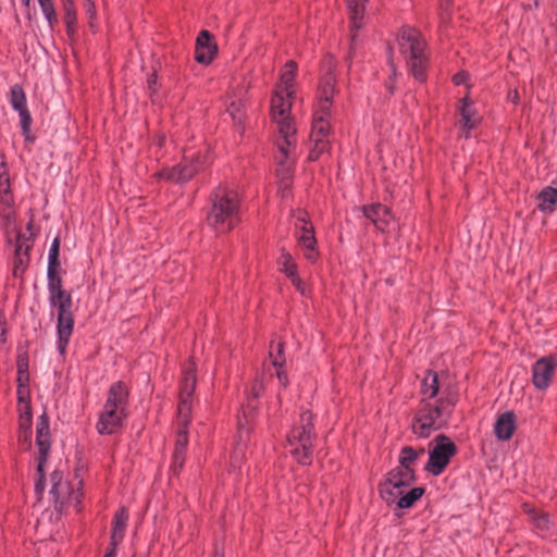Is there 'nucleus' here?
Instances as JSON below:
<instances>
[{
	"mask_svg": "<svg viewBox=\"0 0 557 557\" xmlns=\"http://www.w3.org/2000/svg\"><path fill=\"white\" fill-rule=\"evenodd\" d=\"M293 96L275 89L270 106L271 119L278 132L275 163L278 191L282 197H286L292 187L295 163L296 128L290 117Z\"/></svg>",
	"mask_w": 557,
	"mask_h": 557,
	"instance_id": "obj_1",
	"label": "nucleus"
},
{
	"mask_svg": "<svg viewBox=\"0 0 557 557\" xmlns=\"http://www.w3.org/2000/svg\"><path fill=\"white\" fill-rule=\"evenodd\" d=\"M422 398L417 409L412 431L420 437H429L432 432L443 428L456 405V395L441 392L438 376L430 371L422 381Z\"/></svg>",
	"mask_w": 557,
	"mask_h": 557,
	"instance_id": "obj_2",
	"label": "nucleus"
},
{
	"mask_svg": "<svg viewBox=\"0 0 557 557\" xmlns=\"http://www.w3.org/2000/svg\"><path fill=\"white\" fill-rule=\"evenodd\" d=\"M49 304L57 313V349L64 355L74 331V314L72 312V296L62 288V280L57 273V267H48Z\"/></svg>",
	"mask_w": 557,
	"mask_h": 557,
	"instance_id": "obj_3",
	"label": "nucleus"
},
{
	"mask_svg": "<svg viewBox=\"0 0 557 557\" xmlns=\"http://www.w3.org/2000/svg\"><path fill=\"white\" fill-rule=\"evenodd\" d=\"M128 388L119 381L111 385L96 429L101 435H110L119 432L127 417Z\"/></svg>",
	"mask_w": 557,
	"mask_h": 557,
	"instance_id": "obj_4",
	"label": "nucleus"
},
{
	"mask_svg": "<svg viewBox=\"0 0 557 557\" xmlns=\"http://www.w3.org/2000/svg\"><path fill=\"white\" fill-rule=\"evenodd\" d=\"M413 473L405 470L391 471L384 482L380 484V495L387 505H396L399 509H407L413 506L424 494L423 487L409 486L414 482Z\"/></svg>",
	"mask_w": 557,
	"mask_h": 557,
	"instance_id": "obj_5",
	"label": "nucleus"
},
{
	"mask_svg": "<svg viewBox=\"0 0 557 557\" xmlns=\"http://www.w3.org/2000/svg\"><path fill=\"white\" fill-rule=\"evenodd\" d=\"M397 45L412 76L419 82H424L429 60L425 41L420 32L412 27H403L397 35Z\"/></svg>",
	"mask_w": 557,
	"mask_h": 557,
	"instance_id": "obj_6",
	"label": "nucleus"
},
{
	"mask_svg": "<svg viewBox=\"0 0 557 557\" xmlns=\"http://www.w3.org/2000/svg\"><path fill=\"white\" fill-rule=\"evenodd\" d=\"M314 442L312 413L305 410L300 414L299 423L287 433L285 449L298 463L308 466L312 462Z\"/></svg>",
	"mask_w": 557,
	"mask_h": 557,
	"instance_id": "obj_7",
	"label": "nucleus"
},
{
	"mask_svg": "<svg viewBox=\"0 0 557 557\" xmlns=\"http://www.w3.org/2000/svg\"><path fill=\"white\" fill-rule=\"evenodd\" d=\"M239 212L238 194L234 190H225L215 195L208 223L220 233L228 232L239 222Z\"/></svg>",
	"mask_w": 557,
	"mask_h": 557,
	"instance_id": "obj_8",
	"label": "nucleus"
},
{
	"mask_svg": "<svg viewBox=\"0 0 557 557\" xmlns=\"http://www.w3.org/2000/svg\"><path fill=\"white\" fill-rule=\"evenodd\" d=\"M209 163L207 153L186 151L182 163L171 169H163L154 174L158 180L172 183H184L189 181L197 172L203 170Z\"/></svg>",
	"mask_w": 557,
	"mask_h": 557,
	"instance_id": "obj_9",
	"label": "nucleus"
},
{
	"mask_svg": "<svg viewBox=\"0 0 557 557\" xmlns=\"http://www.w3.org/2000/svg\"><path fill=\"white\" fill-rule=\"evenodd\" d=\"M50 495L57 509H61L65 505L81 504L83 497L82 480H77L74 484L69 483L63 478L61 471H53L50 475Z\"/></svg>",
	"mask_w": 557,
	"mask_h": 557,
	"instance_id": "obj_10",
	"label": "nucleus"
},
{
	"mask_svg": "<svg viewBox=\"0 0 557 557\" xmlns=\"http://www.w3.org/2000/svg\"><path fill=\"white\" fill-rule=\"evenodd\" d=\"M294 226L297 247L302 252L304 258L310 263L317 262L320 253L317 248L313 225L308 220L306 212L299 211L295 215Z\"/></svg>",
	"mask_w": 557,
	"mask_h": 557,
	"instance_id": "obj_11",
	"label": "nucleus"
},
{
	"mask_svg": "<svg viewBox=\"0 0 557 557\" xmlns=\"http://www.w3.org/2000/svg\"><path fill=\"white\" fill-rule=\"evenodd\" d=\"M36 446L38 448L37 456V474L38 480L35 483V491L38 495L44 492V469L45 463L48 459L50 447H51V434L49 417L47 412H42L37 421L36 425Z\"/></svg>",
	"mask_w": 557,
	"mask_h": 557,
	"instance_id": "obj_12",
	"label": "nucleus"
},
{
	"mask_svg": "<svg viewBox=\"0 0 557 557\" xmlns=\"http://www.w3.org/2000/svg\"><path fill=\"white\" fill-rule=\"evenodd\" d=\"M456 453L457 447L449 437L445 435L436 436L434 440V446L430 450V457L425 466V470L433 475L442 474Z\"/></svg>",
	"mask_w": 557,
	"mask_h": 557,
	"instance_id": "obj_13",
	"label": "nucleus"
},
{
	"mask_svg": "<svg viewBox=\"0 0 557 557\" xmlns=\"http://www.w3.org/2000/svg\"><path fill=\"white\" fill-rule=\"evenodd\" d=\"M336 61L334 57L327 54L322 61V77L318 90V102L321 110L325 113L332 109V99L335 92V71Z\"/></svg>",
	"mask_w": 557,
	"mask_h": 557,
	"instance_id": "obj_14",
	"label": "nucleus"
},
{
	"mask_svg": "<svg viewBox=\"0 0 557 557\" xmlns=\"http://www.w3.org/2000/svg\"><path fill=\"white\" fill-rule=\"evenodd\" d=\"M17 410H18V441L26 448L32 443V408L30 392L28 386H17Z\"/></svg>",
	"mask_w": 557,
	"mask_h": 557,
	"instance_id": "obj_15",
	"label": "nucleus"
},
{
	"mask_svg": "<svg viewBox=\"0 0 557 557\" xmlns=\"http://www.w3.org/2000/svg\"><path fill=\"white\" fill-rule=\"evenodd\" d=\"M196 387V364L189 361L183 370L181 382L178 416L186 425L191 411V396Z\"/></svg>",
	"mask_w": 557,
	"mask_h": 557,
	"instance_id": "obj_16",
	"label": "nucleus"
},
{
	"mask_svg": "<svg viewBox=\"0 0 557 557\" xmlns=\"http://www.w3.org/2000/svg\"><path fill=\"white\" fill-rule=\"evenodd\" d=\"M557 368V360L553 356L539 359L532 367V383L535 388L545 391L552 383Z\"/></svg>",
	"mask_w": 557,
	"mask_h": 557,
	"instance_id": "obj_17",
	"label": "nucleus"
},
{
	"mask_svg": "<svg viewBox=\"0 0 557 557\" xmlns=\"http://www.w3.org/2000/svg\"><path fill=\"white\" fill-rule=\"evenodd\" d=\"M458 112L460 115L459 123L465 132V137H469L470 131L481 123L482 117L476 111L474 102L467 96L459 101Z\"/></svg>",
	"mask_w": 557,
	"mask_h": 557,
	"instance_id": "obj_18",
	"label": "nucleus"
},
{
	"mask_svg": "<svg viewBox=\"0 0 557 557\" xmlns=\"http://www.w3.org/2000/svg\"><path fill=\"white\" fill-rule=\"evenodd\" d=\"M363 214L369 219L375 227L381 232H387L393 221L389 209L381 203L364 206L362 208Z\"/></svg>",
	"mask_w": 557,
	"mask_h": 557,
	"instance_id": "obj_19",
	"label": "nucleus"
},
{
	"mask_svg": "<svg viewBox=\"0 0 557 557\" xmlns=\"http://www.w3.org/2000/svg\"><path fill=\"white\" fill-rule=\"evenodd\" d=\"M216 53V45L212 42L211 35L208 30H201L196 40L197 62L209 64Z\"/></svg>",
	"mask_w": 557,
	"mask_h": 557,
	"instance_id": "obj_20",
	"label": "nucleus"
},
{
	"mask_svg": "<svg viewBox=\"0 0 557 557\" xmlns=\"http://www.w3.org/2000/svg\"><path fill=\"white\" fill-rule=\"evenodd\" d=\"M345 3L350 18L351 40L355 41V32L363 26L367 0H345Z\"/></svg>",
	"mask_w": 557,
	"mask_h": 557,
	"instance_id": "obj_21",
	"label": "nucleus"
},
{
	"mask_svg": "<svg viewBox=\"0 0 557 557\" xmlns=\"http://www.w3.org/2000/svg\"><path fill=\"white\" fill-rule=\"evenodd\" d=\"M517 426V419L512 411H506L498 416L494 424V434L499 441L511 438Z\"/></svg>",
	"mask_w": 557,
	"mask_h": 557,
	"instance_id": "obj_22",
	"label": "nucleus"
},
{
	"mask_svg": "<svg viewBox=\"0 0 557 557\" xmlns=\"http://www.w3.org/2000/svg\"><path fill=\"white\" fill-rule=\"evenodd\" d=\"M330 116H331V110H327V112H323L320 108V106L315 104V109L313 112V119H312V128L310 138H327L329 139V133H330Z\"/></svg>",
	"mask_w": 557,
	"mask_h": 557,
	"instance_id": "obj_23",
	"label": "nucleus"
},
{
	"mask_svg": "<svg viewBox=\"0 0 557 557\" xmlns=\"http://www.w3.org/2000/svg\"><path fill=\"white\" fill-rule=\"evenodd\" d=\"M297 65L294 61H288L280 76V82L275 89H281L286 95H294V83L296 78Z\"/></svg>",
	"mask_w": 557,
	"mask_h": 557,
	"instance_id": "obj_24",
	"label": "nucleus"
},
{
	"mask_svg": "<svg viewBox=\"0 0 557 557\" xmlns=\"http://www.w3.org/2000/svg\"><path fill=\"white\" fill-rule=\"evenodd\" d=\"M522 509L530 517L539 531L546 533L550 530L553 523L547 513L540 512L530 504H523Z\"/></svg>",
	"mask_w": 557,
	"mask_h": 557,
	"instance_id": "obj_25",
	"label": "nucleus"
},
{
	"mask_svg": "<svg viewBox=\"0 0 557 557\" xmlns=\"http://www.w3.org/2000/svg\"><path fill=\"white\" fill-rule=\"evenodd\" d=\"M423 449L417 451L410 446H406L400 450L399 454V466L396 467L393 471H399L405 473V470L414 474V470L412 469V465L416 462L419 454H422Z\"/></svg>",
	"mask_w": 557,
	"mask_h": 557,
	"instance_id": "obj_26",
	"label": "nucleus"
},
{
	"mask_svg": "<svg viewBox=\"0 0 557 557\" xmlns=\"http://www.w3.org/2000/svg\"><path fill=\"white\" fill-rule=\"evenodd\" d=\"M557 205V189L554 187H545L537 196V208L542 212H553Z\"/></svg>",
	"mask_w": 557,
	"mask_h": 557,
	"instance_id": "obj_27",
	"label": "nucleus"
},
{
	"mask_svg": "<svg viewBox=\"0 0 557 557\" xmlns=\"http://www.w3.org/2000/svg\"><path fill=\"white\" fill-rule=\"evenodd\" d=\"M128 520L125 508H121L114 516L111 540L112 544H119L124 537V530Z\"/></svg>",
	"mask_w": 557,
	"mask_h": 557,
	"instance_id": "obj_28",
	"label": "nucleus"
},
{
	"mask_svg": "<svg viewBox=\"0 0 557 557\" xmlns=\"http://www.w3.org/2000/svg\"><path fill=\"white\" fill-rule=\"evenodd\" d=\"M278 270L292 278L297 274V264L294 261L292 255L282 249L280 257L277 258Z\"/></svg>",
	"mask_w": 557,
	"mask_h": 557,
	"instance_id": "obj_29",
	"label": "nucleus"
},
{
	"mask_svg": "<svg viewBox=\"0 0 557 557\" xmlns=\"http://www.w3.org/2000/svg\"><path fill=\"white\" fill-rule=\"evenodd\" d=\"M10 103L12 108L20 112L27 109L26 96L20 85H14L10 91Z\"/></svg>",
	"mask_w": 557,
	"mask_h": 557,
	"instance_id": "obj_30",
	"label": "nucleus"
},
{
	"mask_svg": "<svg viewBox=\"0 0 557 557\" xmlns=\"http://www.w3.org/2000/svg\"><path fill=\"white\" fill-rule=\"evenodd\" d=\"M311 148L309 151V159L311 161L318 160L323 153L329 151L330 141L327 138H310Z\"/></svg>",
	"mask_w": 557,
	"mask_h": 557,
	"instance_id": "obj_31",
	"label": "nucleus"
},
{
	"mask_svg": "<svg viewBox=\"0 0 557 557\" xmlns=\"http://www.w3.org/2000/svg\"><path fill=\"white\" fill-rule=\"evenodd\" d=\"M227 112L235 123H242L245 115V103L243 99L231 100L227 104Z\"/></svg>",
	"mask_w": 557,
	"mask_h": 557,
	"instance_id": "obj_32",
	"label": "nucleus"
},
{
	"mask_svg": "<svg viewBox=\"0 0 557 557\" xmlns=\"http://www.w3.org/2000/svg\"><path fill=\"white\" fill-rule=\"evenodd\" d=\"M40 9L48 21L49 25L53 27V25L57 23V13L54 10V3L52 0H38Z\"/></svg>",
	"mask_w": 557,
	"mask_h": 557,
	"instance_id": "obj_33",
	"label": "nucleus"
},
{
	"mask_svg": "<svg viewBox=\"0 0 557 557\" xmlns=\"http://www.w3.org/2000/svg\"><path fill=\"white\" fill-rule=\"evenodd\" d=\"M270 359L274 368H282L285 363V357L283 355V345L281 343H272L270 346Z\"/></svg>",
	"mask_w": 557,
	"mask_h": 557,
	"instance_id": "obj_34",
	"label": "nucleus"
},
{
	"mask_svg": "<svg viewBox=\"0 0 557 557\" xmlns=\"http://www.w3.org/2000/svg\"><path fill=\"white\" fill-rule=\"evenodd\" d=\"M83 9L87 15L89 27L97 30V10L95 0H83Z\"/></svg>",
	"mask_w": 557,
	"mask_h": 557,
	"instance_id": "obj_35",
	"label": "nucleus"
},
{
	"mask_svg": "<svg viewBox=\"0 0 557 557\" xmlns=\"http://www.w3.org/2000/svg\"><path fill=\"white\" fill-rule=\"evenodd\" d=\"M64 12L65 23L67 25V28L70 29L72 26L76 24L77 21L74 0H64Z\"/></svg>",
	"mask_w": 557,
	"mask_h": 557,
	"instance_id": "obj_36",
	"label": "nucleus"
},
{
	"mask_svg": "<svg viewBox=\"0 0 557 557\" xmlns=\"http://www.w3.org/2000/svg\"><path fill=\"white\" fill-rule=\"evenodd\" d=\"M23 133L27 136L30 132L32 116L28 109L18 112Z\"/></svg>",
	"mask_w": 557,
	"mask_h": 557,
	"instance_id": "obj_37",
	"label": "nucleus"
},
{
	"mask_svg": "<svg viewBox=\"0 0 557 557\" xmlns=\"http://www.w3.org/2000/svg\"><path fill=\"white\" fill-rule=\"evenodd\" d=\"M245 421L242 418H238L237 426L239 432V438L242 441H246L249 434L248 428L246 425L249 423V418L246 416V412H244Z\"/></svg>",
	"mask_w": 557,
	"mask_h": 557,
	"instance_id": "obj_38",
	"label": "nucleus"
},
{
	"mask_svg": "<svg viewBox=\"0 0 557 557\" xmlns=\"http://www.w3.org/2000/svg\"><path fill=\"white\" fill-rule=\"evenodd\" d=\"M59 242L54 239L49 250V265L58 267Z\"/></svg>",
	"mask_w": 557,
	"mask_h": 557,
	"instance_id": "obj_39",
	"label": "nucleus"
},
{
	"mask_svg": "<svg viewBox=\"0 0 557 557\" xmlns=\"http://www.w3.org/2000/svg\"><path fill=\"white\" fill-rule=\"evenodd\" d=\"M184 456H185V454L181 453L180 449H174L173 465H172L174 472H177L180 469H182V467L184 465Z\"/></svg>",
	"mask_w": 557,
	"mask_h": 557,
	"instance_id": "obj_40",
	"label": "nucleus"
},
{
	"mask_svg": "<svg viewBox=\"0 0 557 557\" xmlns=\"http://www.w3.org/2000/svg\"><path fill=\"white\" fill-rule=\"evenodd\" d=\"M187 442H188V440H187V432H186V430H182L178 433V436H177V440H176L175 449H180L181 453L185 454Z\"/></svg>",
	"mask_w": 557,
	"mask_h": 557,
	"instance_id": "obj_41",
	"label": "nucleus"
},
{
	"mask_svg": "<svg viewBox=\"0 0 557 557\" xmlns=\"http://www.w3.org/2000/svg\"><path fill=\"white\" fill-rule=\"evenodd\" d=\"M243 458H244L243 447H237L231 457V466L233 468H239V466L243 461Z\"/></svg>",
	"mask_w": 557,
	"mask_h": 557,
	"instance_id": "obj_42",
	"label": "nucleus"
},
{
	"mask_svg": "<svg viewBox=\"0 0 557 557\" xmlns=\"http://www.w3.org/2000/svg\"><path fill=\"white\" fill-rule=\"evenodd\" d=\"M276 369V377L278 380V383L282 387L286 388L289 384L288 376L286 371L284 370V367L282 368H275Z\"/></svg>",
	"mask_w": 557,
	"mask_h": 557,
	"instance_id": "obj_43",
	"label": "nucleus"
},
{
	"mask_svg": "<svg viewBox=\"0 0 557 557\" xmlns=\"http://www.w3.org/2000/svg\"><path fill=\"white\" fill-rule=\"evenodd\" d=\"M0 201L3 206L11 208L13 206V196L10 191L0 193Z\"/></svg>",
	"mask_w": 557,
	"mask_h": 557,
	"instance_id": "obj_44",
	"label": "nucleus"
},
{
	"mask_svg": "<svg viewBox=\"0 0 557 557\" xmlns=\"http://www.w3.org/2000/svg\"><path fill=\"white\" fill-rule=\"evenodd\" d=\"M10 180L7 173H0V193L10 191Z\"/></svg>",
	"mask_w": 557,
	"mask_h": 557,
	"instance_id": "obj_45",
	"label": "nucleus"
},
{
	"mask_svg": "<svg viewBox=\"0 0 557 557\" xmlns=\"http://www.w3.org/2000/svg\"><path fill=\"white\" fill-rule=\"evenodd\" d=\"M16 381H17V386H28V382H29L28 372L18 371Z\"/></svg>",
	"mask_w": 557,
	"mask_h": 557,
	"instance_id": "obj_46",
	"label": "nucleus"
},
{
	"mask_svg": "<svg viewBox=\"0 0 557 557\" xmlns=\"http://www.w3.org/2000/svg\"><path fill=\"white\" fill-rule=\"evenodd\" d=\"M293 285L296 287V289L301 293L302 295H305L306 293V288H305V284L304 282L300 280V277L298 276V274H296L295 276H293L290 278Z\"/></svg>",
	"mask_w": 557,
	"mask_h": 557,
	"instance_id": "obj_47",
	"label": "nucleus"
},
{
	"mask_svg": "<svg viewBox=\"0 0 557 557\" xmlns=\"http://www.w3.org/2000/svg\"><path fill=\"white\" fill-rule=\"evenodd\" d=\"M467 79H468V74L466 72H459V73L455 74L453 77V82L455 83V85H462L467 82Z\"/></svg>",
	"mask_w": 557,
	"mask_h": 557,
	"instance_id": "obj_48",
	"label": "nucleus"
},
{
	"mask_svg": "<svg viewBox=\"0 0 557 557\" xmlns=\"http://www.w3.org/2000/svg\"><path fill=\"white\" fill-rule=\"evenodd\" d=\"M28 372V362L26 357L18 356L17 358V372Z\"/></svg>",
	"mask_w": 557,
	"mask_h": 557,
	"instance_id": "obj_49",
	"label": "nucleus"
},
{
	"mask_svg": "<svg viewBox=\"0 0 557 557\" xmlns=\"http://www.w3.org/2000/svg\"><path fill=\"white\" fill-rule=\"evenodd\" d=\"M148 88L151 92L157 91V75L153 73L147 79Z\"/></svg>",
	"mask_w": 557,
	"mask_h": 557,
	"instance_id": "obj_50",
	"label": "nucleus"
},
{
	"mask_svg": "<svg viewBox=\"0 0 557 557\" xmlns=\"http://www.w3.org/2000/svg\"><path fill=\"white\" fill-rule=\"evenodd\" d=\"M507 98L510 102H512L513 104H517L519 101V94L516 89L509 90Z\"/></svg>",
	"mask_w": 557,
	"mask_h": 557,
	"instance_id": "obj_51",
	"label": "nucleus"
},
{
	"mask_svg": "<svg viewBox=\"0 0 557 557\" xmlns=\"http://www.w3.org/2000/svg\"><path fill=\"white\" fill-rule=\"evenodd\" d=\"M260 393H261V386H257L255 384L251 388V394H252L253 398H258L260 396Z\"/></svg>",
	"mask_w": 557,
	"mask_h": 557,
	"instance_id": "obj_52",
	"label": "nucleus"
},
{
	"mask_svg": "<svg viewBox=\"0 0 557 557\" xmlns=\"http://www.w3.org/2000/svg\"><path fill=\"white\" fill-rule=\"evenodd\" d=\"M388 64H389V67H391L392 73L395 75V73H396V66H395V63H394V61H393L392 55H388Z\"/></svg>",
	"mask_w": 557,
	"mask_h": 557,
	"instance_id": "obj_53",
	"label": "nucleus"
},
{
	"mask_svg": "<svg viewBox=\"0 0 557 557\" xmlns=\"http://www.w3.org/2000/svg\"><path fill=\"white\" fill-rule=\"evenodd\" d=\"M32 0H22L23 4L28 8Z\"/></svg>",
	"mask_w": 557,
	"mask_h": 557,
	"instance_id": "obj_54",
	"label": "nucleus"
},
{
	"mask_svg": "<svg viewBox=\"0 0 557 557\" xmlns=\"http://www.w3.org/2000/svg\"><path fill=\"white\" fill-rule=\"evenodd\" d=\"M103 557H115L114 552L107 553Z\"/></svg>",
	"mask_w": 557,
	"mask_h": 557,
	"instance_id": "obj_55",
	"label": "nucleus"
},
{
	"mask_svg": "<svg viewBox=\"0 0 557 557\" xmlns=\"http://www.w3.org/2000/svg\"><path fill=\"white\" fill-rule=\"evenodd\" d=\"M214 557H224L223 555L215 554Z\"/></svg>",
	"mask_w": 557,
	"mask_h": 557,
	"instance_id": "obj_56",
	"label": "nucleus"
},
{
	"mask_svg": "<svg viewBox=\"0 0 557 557\" xmlns=\"http://www.w3.org/2000/svg\"><path fill=\"white\" fill-rule=\"evenodd\" d=\"M537 4H539L537 0H534V7H537Z\"/></svg>",
	"mask_w": 557,
	"mask_h": 557,
	"instance_id": "obj_57",
	"label": "nucleus"
}]
</instances>
